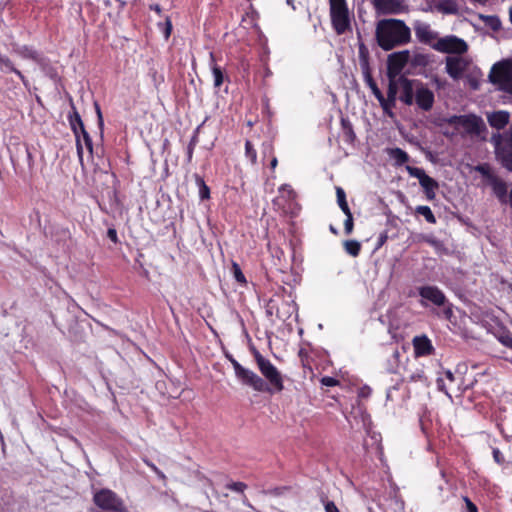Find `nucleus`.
Returning <instances> with one entry per match:
<instances>
[{
	"label": "nucleus",
	"mask_w": 512,
	"mask_h": 512,
	"mask_svg": "<svg viewBox=\"0 0 512 512\" xmlns=\"http://www.w3.org/2000/svg\"><path fill=\"white\" fill-rule=\"evenodd\" d=\"M378 45L385 51L405 45L411 40L410 28L402 20L382 19L378 21L375 30Z\"/></svg>",
	"instance_id": "1"
},
{
	"label": "nucleus",
	"mask_w": 512,
	"mask_h": 512,
	"mask_svg": "<svg viewBox=\"0 0 512 512\" xmlns=\"http://www.w3.org/2000/svg\"><path fill=\"white\" fill-rule=\"evenodd\" d=\"M255 363L265 379V390H256L261 393L274 394L284 390V381L282 374L277 367L267 358H265L256 348L251 349Z\"/></svg>",
	"instance_id": "2"
},
{
	"label": "nucleus",
	"mask_w": 512,
	"mask_h": 512,
	"mask_svg": "<svg viewBox=\"0 0 512 512\" xmlns=\"http://www.w3.org/2000/svg\"><path fill=\"white\" fill-rule=\"evenodd\" d=\"M490 142L494 147L496 160L512 172V126L506 132L492 134Z\"/></svg>",
	"instance_id": "3"
},
{
	"label": "nucleus",
	"mask_w": 512,
	"mask_h": 512,
	"mask_svg": "<svg viewBox=\"0 0 512 512\" xmlns=\"http://www.w3.org/2000/svg\"><path fill=\"white\" fill-rule=\"evenodd\" d=\"M330 4L331 24L337 35L345 34L352 30L350 13L346 0H328Z\"/></svg>",
	"instance_id": "4"
},
{
	"label": "nucleus",
	"mask_w": 512,
	"mask_h": 512,
	"mask_svg": "<svg viewBox=\"0 0 512 512\" xmlns=\"http://www.w3.org/2000/svg\"><path fill=\"white\" fill-rule=\"evenodd\" d=\"M94 504L103 511L110 512H128L123 499L119 497L114 491L102 488L93 495Z\"/></svg>",
	"instance_id": "5"
},
{
	"label": "nucleus",
	"mask_w": 512,
	"mask_h": 512,
	"mask_svg": "<svg viewBox=\"0 0 512 512\" xmlns=\"http://www.w3.org/2000/svg\"><path fill=\"white\" fill-rule=\"evenodd\" d=\"M489 81L500 91L512 95V67L510 61H501L493 65Z\"/></svg>",
	"instance_id": "6"
},
{
	"label": "nucleus",
	"mask_w": 512,
	"mask_h": 512,
	"mask_svg": "<svg viewBox=\"0 0 512 512\" xmlns=\"http://www.w3.org/2000/svg\"><path fill=\"white\" fill-rule=\"evenodd\" d=\"M268 315L275 314L276 318L284 323L296 319L297 317V306L291 300L283 298L271 299L266 308Z\"/></svg>",
	"instance_id": "7"
},
{
	"label": "nucleus",
	"mask_w": 512,
	"mask_h": 512,
	"mask_svg": "<svg viewBox=\"0 0 512 512\" xmlns=\"http://www.w3.org/2000/svg\"><path fill=\"white\" fill-rule=\"evenodd\" d=\"M226 358L232 364L236 377L242 384L251 387L253 390H265L264 380L258 374L243 367L231 354H226Z\"/></svg>",
	"instance_id": "8"
},
{
	"label": "nucleus",
	"mask_w": 512,
	"mask_h": 512,
	"mask_svg": "<svg viewBox=\"0 0 512 512\" xmlns=\"http://www.w3.org/2000/svg\"><path fill=\"white\" fill-rule=\"evenodd\" d=\"M475 67L472 59L468 56H448L445 59L446 73L454 80H459Z\"/></svg>",
	"instance_id": "9"
},
{
	"label": "nucleus",
	"mask_w": 512,
	"mask_h": 512,
	"mask_svg": "<svg viewBox=\"0 0 512 512\" xmlns=\"http://www.w3.org/2000/svg\"><path fill=\"white\" fill-rule=\"evenodd\" d=\"M433 49L441 53L458 56L464 55L468 51L469 46L464 39L455 35H447L441 37L435 45H433Z\"/></svg>",
	"instance_id": "10"
},
{
	"label": "nucleus",
	"mask_w": 512,
	"mask_h": 512,
	"mask_svg": "<svg viewBox=\"0 0 512 512\" xmlns=\"http://www.w3.org/2000/svg\"><path fill=\"white\" fill-rule=\"evenodd\" d=\"M70 106H71V112L68 114L67 118H68V121H69V125L71 127V130L72 132L74 133L75 135V139H76V150H77V156H78V159H79V163L81 164V166L84 165V161H83V144L81 142V139H80V136H79V129H85V126H84V123L81 119V116L80 114L78 113L75 105H74V102H73V99L70 97Z\"/></svg>",
	"instance_id": "11"
},
{
	"label": "nucleus",
	"mask_w": 512,
	"mask_h": 512,
	"mask_svg": "<svg viewBox=\"0 0 512 512\" xmlns=\"http://www.w3.org/2000/svg\"><path fill=\"white\" fill-rule=\"evenodd\" d=\"M447 122L455 128H462L467 134H479L483 121L475 115L452 116Z\"/></svg>",
	"instance_id": "12"
},
{
	"label": "nucleus",
	"mask_w": 512,
	"mask_h": 512,
	"mask_svg": "<svg viewBox=\"0 0 512 512\" xmlns=\"http://www.w3.org/2000/svg\"><path fill=\"white\" fill-rule=\"evenodd\" d=\"M409 175L419 180L421 187L424 189L426 198L434 200L436 197L435 190L438 189V183L430 176H428L422 168L406 166Z\"/></svg>",
	"instance_id": "13"
},
{
	"label": "nucleus",
	"mask_w": 512,
	"mask_h": 512,
	"mask_svg": "<svg viewBox=\"0 0 512 512\" xmlns=\"http://www.w3.org/2000/svg\"><path fill=\"white\" fill-rule=\"evenodd\" d=\"M415 36L420 43L429 45L433 49V45L440 39L438 33L432 30L428 23L415 21L413 24Z\"/></svg>",
	"instance_id": "14"
},
{
	"label": "nucleus",
	"mask_w": 512,
	"mask_h": 512,
	"mask_svg": "<svg viewBox=\"0 0 512 512\" xmlns=\"http://www.w3.org/2000/svg\"><path fill=\"white\" fill-rule=\"evenodd\" d=\"M414 102L421 110L425 112L430 111L434 104L433 91H431L423 83L420 82L416 88Z\"/></svg>",
	"instance_id": "15"
},
{
	"label": "nucleus",
	"mask_w": 512,
	"mask_h": 512,
	"mask_svg": "<svg viewBox=\"0 0 512 512\" xmlns=\"http://www.w3.org/2000/svg\"><path fill=\"white\" fill-rule=\"evenodd\" d=\"M398 83L401 90L399 99L406 105H412L414 103L417 85L420 82L416 80H410L404 76H401L398 78Z\"/></svg>",
	"instance_id": "16"
},
{
	"label": "nucleus",
	"mask_w": 512,
	"mask_h": 512,
	"mask_svg": "<svg viewBox=\"0 0 512 512\" xmlns=\"http://www.w3.org/2000/svg\"><path fill=\"white\" fill-rule=\"evenodd\" d=\"M372 2L381 14H398L405 8L403 0H372Z\"/></svg>",
	"instance_id": "17"
},
{
	"label": "nucleus",
	"mask_w": 512,
	"mask_h": 512,
	"mask_svg": "<svg viewBox=\"0 0 512 512\" xmlns=\"http://www.w3.org/2000/svg\"><path fill=\"white\" fill-rule=\"evenodd\" d=\"M409 60V51L404 50L395 52L388 56V72L391 74H398L405 67Z\"/></svg>",
	"instance_id": "18"
},
{
	"label": "nucleus",
	"mask_w": 512,
	"mask_h": 512,
	"mask_svg": "<svg viewBox=\"0 0 512 512\" xmlns=\"http://www.w3.org/2000/svg\"><path fill=\"white\" fill-rule=\"evenodd\" d=\"M419 295L431 301L437 306H443L446 303V297L443 292L435 286H424L419 289Z\"/></svg>",
	"instance_id": "19"
},
{
	"label": "nucleus",
	"mask_w": 512,
	"mask_h": 512,
	"mask_svg": "<svg viewBox=\"0 0 512 512\" xmlns=\"http://www.w3.org/2000/svg\"><path fill=\"white\" fill-rule=\"evenodd\" d=\"M486 116L489 125L497 130L504 129L510 122V113L508 111H494L487 113Z\"/></svg>",
	"instance_id": "20"
},
{
	"label": "nucleus",
	"mask_w": 512,
	"mask_h": 512,
	"mask_svg": "<svg viewBox=\"0 0 512 512\" xmlns=\"http://www.w3.org/2000/svg\"><path fill=\"white\" fill-rule=\"evenodd\" d=\"M209 67L212 71L214 78V87L220 88L224 81L228 79L225 75V71L217 64L216 56L214 52L209 53Z\"/></svg>",
	"instance_id": "21"
},
{
	"label": "nucleus",
	"mask_w": 512,
	"mask_h": 512,
	"mask_svg": "<svg viewBox=\"0 0 512 512\" xmlns=\"http://www.w3.org/2000/svg\"><path fill=\"white\" fill-rule=\"evenodd\" d=\"M413 347L415 355L418 357L431 355L434 351L431 341L425 335L416 336L413 339Z\"/></svg>",
	"instance_id": "22"
},
{
	"label": "nucleus",
	"mask_w": 512,
	"mask_h": 512,
	"mask_svg": "<svg viewBox=\"0 0 512 512\" xmlns=\"http://www.w3.org/2000/svg\"><path fill=\"white\" fill-rule=\"evenodd\" d=\"M299 356L301 358L305 376H307V374H309L310 378L313 379L316 376V374L314 373V368L317 370L318 364L314 361V359L304 349L300 350Z\"/></svg>",
	"instance_id": "23"
},
{
	"label": "nucleus",
	"mask_w": 512,
	"mask_h": 512,
	"mask_svg": "<svg viewBox=\"0 0 512 512\" xmlns=\"http://www.w3.org/2000/svg\"><path fill=\"white\" fill-rule=\"evenodd\" d=\"M489 184L491 185L493 193L498 197V199L505 203L507 201L506 183L496 176L495 178H491Z\"/></svg>",
	"instance_id": "24"
},
{
	"label": "nucleus",
	"mask_w": 512,
	"mask_h": 512,
	"mask_svg": "<svg viewBox=\"0 0 512 512\" xmlns=\"http://www.w3.org/2000/svg\"><path fill=\"white\" fill-rule=\"evenodd\" d=\"M418 240L431 245L435 249V251L440 255L449 254V249L445 246V244L442 241L436 239L432 235L421 234L419 235Z\"/></svg>",
	"instance_id": "25"
},
{
	"label": "nucleus",
	"mask_w": 512,
	"mask_h": 512,
	"mask_svg": "<svg viewBox=\"0 0 512 512\" xmlns=\"http://www.w3.org/2000/svg\"><path fill=\"white\" fill-rule=\"evenodd\" d=\"M463 77H465L473 90H477L480 85V79L482 77L481 70L475 66L468 73H466Z\"/></svg>",
	"instance_id": "26"
},
{
	"label": "nucleus",
	"mask_w": 512,
	"mask_h": 512,
	"mask_svg": "<svg viewBox=\"0 0 512 512\" xmlns=\"http://www.w3.org/2000/svg\"><path fill=\"white\" fill-rule=\"evenodd\" d=\"M494 335L500 343H502L507 348L512 349V335L507 329L504 327H498V329L494 332Z\"/></svg>",
	"instance_id": "27"
},
{
	"label": "nucleus",
	"mask_w": 512,
	"mask_h": 512,
	"mask_svg": "<svg viewBox=\"0 0 512 512\" xmlns=\"http://www.w3.org/2000/svg\"><path fill=\"white\" fill-rule=\"evenodd\" d=\"M437 9L445 14H457L459 11L457 3L453 0H441Z\"/></svg>",
	"instance_id": "28"
},
{
	"label": "nucleus",
	"mask_w": 512,
	"mask_h": 512,
	"mask_svg": "<svg viewBox=\"0 0 512 512\" xmlns=\"http://www.w3.org/2000/svg\"><path fill=\"white\" fill-rule=\"evenodd\" d=\"M478 17L486 26L490 27L493 31H498L501 28V21L495 15L479 14Z\"/></svg>",
	"instance_id": "29"
},
{
	"label": "nucleus",
	"mask_w": 512,
	"mask_h": 512,
	"mask_svg": "<svg viewBox=\"0 0 512 512\" xmlns=\"http://www.w3.org/2000/svg\"><path fill=\"white\" fill-rule=\"evenodd\" d=\"M267 249L274 259V265L280 266L282 259L284 258L283 250L280 247L273 245L270 241L267 243Z\"/></svg>",
	"instance_id": "30"
},
{
	"label": "nucleus",
	"mask_w": 512,
	"mask_h": 512,
	"mask_svg": "<svg viewBox=\"0 0 512 512\" xmlns=\"http://www.w3.org/2000/svg\"><path fill=\"white\" fill-rule=\"evenodd\" d=\"M405 374L402 376L403 382H416L423 381L425 379L422 369H416L415 371H409L405 369Z\"/></svg>",
	"instance_id": "31"
},
{
	"label": "nucleus",
	"mask_w": 512,
	"mask_h": 512,
	"mask_svg": "<svg viewBox=\"0 0 512 512\" xmlns=\"http://www.w3.org/2000/svg\"><path fill=\"white\" fill-rule=\"evenodd\" d=\"M231 272H232V275H233L235 281L240 286H246L247 285L246 277H245L244 273L242 272L240 265L237 262H235V261L232 262Z\"/></svg>",
	"instance_id": "32"
},
{
	"label": "nucleus",
	"mask_w": 512,
	"mask_h": 512,
	"mask_svg": "<svg viewBox=\"0 0 512 512\" xmlns=\"http://www.w3.org/2000/svg\"><path fill=\"white\" fill-rule=\"evenodd\" d=\"M341 126L345 140L348 142H353L356 136L350 121L348 119L342 118Z\"/></svg>",
	"instance_id": "33"
},
{
	"label": "nucleus",
	"mask_w": 512,
	"mask_h": 512,
	"mask_svg": "<svg viewBox=\"0 0 512 512\" xmlns=\"http://www.w3.org/2000/svg\"><path fill=\"white\" fill-rule=\"evenodd\" d=\"M195 181L199 188L200 198L202 200L209 199L210 198V188L207 186L204 179L199 175H195Z\"/></svg>",
	"instance_id": "34"
},
{
	"label": "nucleus",
	"mask_w": 512,
	"mask_h": 512,
	"mask_svg": "<svg viewBox=\"0 0 512 512\" xmlns=\"http://www.w3.org/2000/svg\"><path fill=\"white\" fill-rule=\"evenodd\" d=\"M344 249L349 255L357 257L361 250V244L356 240H346L344 242Z\"/></svg>",
	"instance_id": "35"
},
{
	"label": "nucleus",
	"mask_w": 512,
	"mask_h": 512,
	"mask_svg": "<svg viewBox=\"0 0 512 512\" xmlns=\"http://www.w3.org/2000/svg\"><path fill=\"white\" fill-rule=\"evenodd\" d=\"M390 156L395 160L397 165H402L409 160L408 154L400 148L391 149Z\"/></svg>",
	"instance_id": "36"
},
{
	"label": "nucleus",
	"mask_w": 512,
	"mask_h": 512,
	"mask_svg": "<svg viewBox=\"0 0 512 512\" xmlns=\"http://www.w3.org/2000/svg\"><path fill=\"white\" fill-rule=\"evenodd\" d=\"M148 76L150 77L154 87L156 89L164 82V76L158 72L157 68L152 65L148 70Z\"/></svg>",
	"instance_id": "37"
},
{
	"label": "nucleus",
	"mask_w": 512,
	"mask_h": 512,
	"mask_svg": "<svg viewBox=\"0 0 512 512\" xmlns=\"http://www.w3.org/2000/svg\"><path fill=\"white\" fill-rule=\"evenodd\" d=\"M245 157L252 165L257 164V151L250 140L245 141Z\"/></svg>",
	"instance_id": "38"
},
{
	"label": "nucleus",
	"mask_w": 512,
	"mask_h": 512,
	"mask_svg": "<svg viewBox=\"0 0 512 512\" xmlns=\"http://www.w3.org/2000/svg\"><path fill=\"white\" fill-rule=\"evenodd\" d=\"M263 155H271V161H270V169L274 171L278 165V160L274 156V148L271 142H267L263 144Z\"/></svg>",
	"instance_id": "39"
},
{
	"label": "nucleus",
	"mask_w": 512,
	"mask_h": 512,
	"mask_svg": "<svg viewBox=\"0 0 512 512\" xmlns=\"http://www.w3.org/2000/svg\"><path fill=\"white\" fill-rule=\"evenodd\" d=\"M415 212L419 215H422L426 221L430 224H435L436 223V218L432 212V210L430 209V207L428 206H417L416 209H415Z\"/></svg>",
	"instance_id": "40"
},
{
	"label": "nucleus",
	"mask_w": 512,
	"mask_h": 512,
	"mask_svg": "<svg viewBox=\"0 0 512 512\" xmlns=\"http://www.w3.org/2000/svg\"><path fill=\"white\" fill-rule=\"evenodd\" d=\"M336 194H337V201H338V204H339L341 210L344 212V214L350 213L351 211L347 204L346 195H345L344 190L342 188L338 187L336 190Z\"/></svg>",
	"instance_id": "41"
},
{
	"label": "nucleus",
	"mask_w": 512,
	"mask_h": 512,
	"mask_svg": "<svg viewBox=\"0 0 512 512\" xmlns=\"http://www.w3.org/2000/svg\"><path fill=\"white\" fill-rule=\"evenodd\" d=\"M226 488L241 493L243 495V503L246 504L247 497L244 494V491L247 489V485L244 482H230L226 485Z\"/></svg>",
	"instance_id": "42"
},
{
	"label": "nucleus",
	"mask_w": 512,
	"mask_h": 512,
	"mask_svg": "<svg viewBox=\"0 0 512 512\" xmlns=\"http://www.w3.org/2000/svg\"><path fill=\"white\" fill-rule=\"evenodd\" d=\"M158 28L163 33L164 38L166 40H168L169 37L171 36L172 28H173L172 21H171L170 17L167 16L165 18L164 22L158 23Z\"/></svg>",
	"instance_id": "43"
},
{
	"label": "nucleus",
	"mask_w": 512,
	"mask_h": 512,
	"mask_svg": "<svg viewBox=\"0 0 512 512\" xmlns=\"http://www.w3.org/2000/svg\"><path fill=\"white\" fill-rule=\"evenodd\" d=\"M398 80L395 81L391 76H390V80H389V85H388V91H387V99H389L390 102H395L396 101V96H397V92H398Z\"/></svg>",
	"instance_id": "44"
},
{
	"label": "nucleus",
	"mask_w": 512,
	"mask_h": 512,
	"mask_svg": "<svg viewBox=\"0 0 512 512\" xmlns=\"http://www.w3.org/2000/svg\"><path fill=\"white\" fill-rule=\"evenodd\" d=\"M474 169L475 171L479 172L482 176L487 178L488 182L491 181V178L496 177L494 174L491 173V169L488 164H479Z\"/></svg>",
	"instance_id": "45"
},
{
	"label": "nucleus",
	"mask_w": 512,
	"mask_h": 512,
	"mask_svg": "<svg viewBox=\"0 0 512 512\" xmlns=\"http://www.w3.org/2000/svg\"><path fill=\"white\" fill-rule=\"evenodd\" d=\"M82 140L84 142V145H85L86 149L92 155L93 154V142H92V138L90 137V135H89V133L87 132L86 129L82 130V139H81V141Z\"/></svg>",
	"instance_id": "46"
},
{
	"label": "nucleus",
	"mask_w": 512,
	"mask_h": 512,
	"mask_svg": "<svg viewBox=\"0 0 512 512\" xmlns=\"http://www.w3.org/2000/svg\"><path fill=\"white\" fill-rule=\"evenodd\" d=\"M279 192L282 196H287L288 199L295 198V192L290 185L284 184L279 188Z\"/></svg>",
	"instance_id": "47"
},
{
	"label": "nucleus",
	"mask_w": 512,
	"mask_h": 512,
	"mask_svg": "<svg viewBox=\"0 0 512 512\" xmlns=\"http://www.w3.org/2000/svg\"><path fill=\"white\" fill-rule=\"evenodd\" d=\"M345 215H346V220L344 222V229H345V233L349 235L353 231V216H352L351 212L348 214H345Z\"/></svg>",
	"instance_id": "48"
},
{
	"label": "nucleus",
	"mask_w": 512,
	"mask_h": 512,
	"mask_svg": "<svg viewBox=\"0 0 512 512\" xmlns=\"http://www.w3.org/2000/svg\"><path fill=\"white\" fill-rule=\"evenodd\" d=\"M107 237L114 244H118L119 243V238H118V235H117V231H116V229L114 227L108 228V230H107Z\"/></svg>",
	"instance_id": "49"
},
{
	"label": "nucleus",
	"mask_w": 512,
	"mask_h": 512,
	"mask_svg": "<svg viewBox=\"0 0 512 512\" xmlns=\"http://www.w3.org/2000/svg\"><path fill=\"white\" fill-rule=\"evenodd\" d=\"M368 85L371 88L374 96L379 97L382 92L380 91L377 84L374 82V80L370 76L368 77Z\"/></svg>",
	"instance_id": "50"
},
{
	"label": "nucleus",
	"mask_w": 512,
	"mask_h": 512,
	"mask_svg": "<svg viewBox=\"0 0 512 512\" xmlns=\"http://www.w3.org/2000/svg\"><path fill=\"white\" fill-rule=\"evenodd\" d=\"M145 464L154 472L156 473L160 478L165 479L164 473L152 462L148 460H144Z\"/></svg>",
	"instance_id": "51"
},
{
	"label": "nucleus",
	"mask_w": 512,
	"mask_h": 512,
	"mask_svg": "<svg viewBox=\"0 0 512 512\" xmlns=\"http://www.w3.org/2000/svg\"><path fill=\"white\" fill-rule=\"evenodd\" d=\"M494 461L498 464L504 463V457L498 448H494L492 451Z\"/></svg>",
	"instance_id": "52"
},
{
	"label": "nucleus",
	"mask_w": 512,
	"mask_h": 512,
	"mask_svg": "<svg viewBox=\"0 0 512 512\" xmlns=\"http://www.w3.org/2000/svg\"><path fill=\"white\" fill-rule=\"evenodd\" d=\"M95 110H96L97 119H98V126L102 130L103 126H104V120H103L101 108L98 103H95Z\"/></svg>",
	"instance_id": "53"
},
{
	"label": "nucleus",
	"mask_w": 512,
	"mask_h": 512,
	"mask_svg": "<svg viewBox=\"0 0 512 512\" xmlns=\"http://www.w3.org/2000/svg\"><path fill=\"white\" fill-rule=\"evenodd\" d=\"M395 106V102H390L389 99H387V103H385L384 106H381L385 112V114L389 115L390 117L393 116L392 108Z\"/></svg>",
	"instance_id": "54"
},
{
	"label": "nucleus",
	"mask_w": 512,
	"mask_h": 512,
	"mask_svg": "<svg viewBox=\"0 0 512 512\" xmlns=\"http://www.w3.org/2000/svg\"><path fill=\"white\" fill-rule=\"evenodd\" d=\"M324 508L325 512H340V510L337 508L333 501L326 502Z\"/></svg>",
	"instance_id": "55"
},
{
	"label": "nucleus",
	"mask_w": 512,
	"mask_h": 512,
	"mask_svg": "<svg viewBox=\"0 0 512 512\" xmlns=\"http://www.w3.org/2000/svg\"><path fill=\"white\" fill-rule=\"evenodd\" d=\"M338 384V380L332 377H322V385L325 386H335Z\"/></svg>",
	"instance_id": "56"
},
{
	"label": "nucleus",
	"mask_w": 512,
	"mask_h": 512,
	"mask_svg": "<svg viewBox=\"0 0 512 512\" xmlns=\"http://www.w3.org/2000/svg\"><path fill=\"white\" fill-rule=\"evenodd\" d=\"M466 506H467V512H478L476 505L468 498H464Z\"/></svg>",
	"instance_id": "57"
},
{
	"label": "nucleus",
	"mask_w": 512,
	"mask_h": 512,
	"mask_svg": "<svg viewBox=\"0 0 512 512\" xmlns=\"http://www.w3.org/2000/svg\"><path fill=\"white\" fill-rule=\"evenodd\" d=\"M437 384H438V388H439L441 391H443V392H445L447 395H449V393H448V391H447V388H446V387H445V385H444L443 379L439 378V379L437 380Z\"/></svg>",
	"instance_id": "58"
},
{
	"label": "nucleus",
	"mask_w": 512,
	"mask_h": 512,
	"mask_svg": "<svg viewBox=\"0 0 512 512\" xmlns=\"http://www.w3.org/2000/svg\"><path fill=\"white\" fill-rule=\"evenodd\" d=\"M370 394V389L368 387H364L360 390L359 396L360 397H368Z\"/></svg>",
	"instance_id": "59"
},
{
	"label": "nucleus",
	"mask_w": 512,
	"mask_h": 512,
	"mask_svg": "<svg viewBox=\"0 0 512 512\" xmlns=\"http://www.w3.org/2000/svg\"><path fill=\"white\" fill-rule=\"evenodd\" d=\"M11 70L25 83V77L18 69L12 68Z\"/></svg>",
	"instance_id": "60"
},
{
	"label": "nucleus",
	"mask_w": 512,
	"mask_h": 512,
	"mask_svg": "<svg viewBox=\"0 0 512 512\" xmlns=\"http://www.w3.org/2000/svg\"><path fill=\"white\" fill-rule=\"evenodd\" d=\"M376 98L379 101L381 106H384L385 103H387V98H385L382 93L380 94L379 97H376Z\"/></svg>",
	"instance_id": "61"
},
{
	"label": "nucleus",
	"mask_w": 512,
	"mask_h": 512,
	"mask_svg": "<svg viewBox=\"0 0 512 512\" xmlns=\"http://www.w3.org/2000/svg\"><path fill=\"white\" fill-rule=\"evenodd\" d=\"M445 376H446V378H447L449 381H451V382H452V381H454V375H453V373H452L451 371H449V370H448V371H446V372H445Z\"/></svg>",
	"instance_id": "62"
},
{
	"label": "nucleus",
	"mask_w": 512,
	"mask_h": 512,
	"mask_svg": "<svg viewBox=\"0 0 512 512\" xmlns=\"http://www.w3.org/2000/svg\"><path fill=\"white\" fill-rule=\"evenodd\" d=\"M198 142V138H197V135H194L189 143V147H194L196 145V143Z\"/></svg>",
	"instance_id": "63"
},
{
	"label": "nucleus",
	"mask_w": 512,
	"mask_h": 512,
	"mask_svg": "<svg viewBox=\"0 0 512 512\" xmlns=\"http://www.w3.org/2000/svg\"><path fill=\"white\" fill-rule=\"evenodd\" d=\"M400 356V352L398 351V349H395L393 352H392V357L394 358V360L397 362L398 361V358Z\"/></svg>",
	"instance_id": "64"
}]
</instances>
